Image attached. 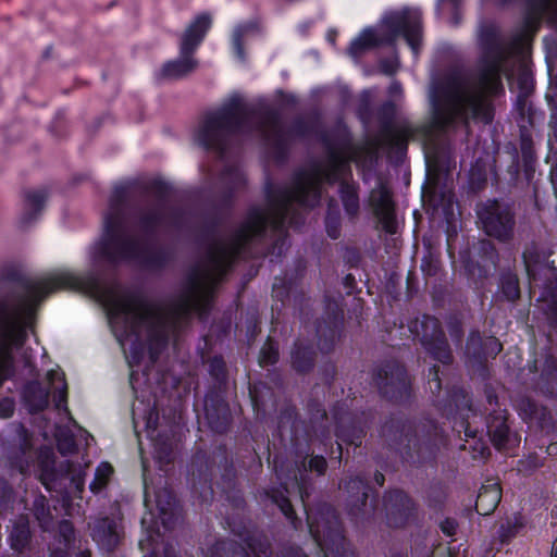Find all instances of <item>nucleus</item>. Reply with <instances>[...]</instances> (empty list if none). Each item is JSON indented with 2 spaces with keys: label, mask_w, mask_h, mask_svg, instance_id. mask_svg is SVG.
Segmentation results:
<instances>
[{
  "label": "nucleus",
  "mask_w": 557,
  "mask_h": 557,
  "mask_svg": "<svg viewBox=\"0 0 557 557\" xmlns=\"http://www.w3.org/2000/svg\"><path fill=\"white\" fill-rule=\"evenodd\" d=\"M244 247L203 246L180 292L164 305L149 304L133 292L116 297L112 302V312L123 324V334L119 338L121 344L124 346L131 342V349L135 354L148 345L150 359L156 361L169 339L187 325L194 311L200 319L207 315L215 285Z\"/></svg>",
  "instance_id": "f257e3e1"
},
{
  "label": "nucleus",
  "mask_w": 557,
  "mask_h": 557,
  "mask_svg": "<svg viewBox=\"0 0 557 557\" xmlns=\"http://www.w3.org/2000/svg\"><path fill=\"white\" fill-rule=\"evenodd\" d=\"M264 195L268 210L259 206L250 207L235 232V240H212L208 244H252L253 239L263 238L269 228L274 232H283L293 202L310 209L320 203L321 182L312 177L309 172L299 170L293 176L290 188L268 182Z\"/></svg>",
  "instance_id": "f03ea898"
},
{
  "label": "nucleus",
  "mask_w": 557,
  "mask_h": 557,
  "mask_svg": "<svg viewBox=\"0 0 557 557\" xmlns=\"http://www.w3.org/2000/svg\"><path fill=\"white\" fill-rule=\"evenodd\" d=\"M462 81L449 75L435 84L431 90V120L420 124L405 121L399 127L379 133L377 144L387 158L401 162L407 154L410 140L421 139L431 143L437 134L445 133L465 115L462 108Z\"/></svg>",
  "instance_id": "7ed1b4c3"
},
{
  "label": "nucleus",
  "mask_w": 557,
  "mask_h": 557,
  "mask_svg": "<svg viewBox=\"0 0 557 557\" xmlns=\"http://www.w3.org/2000/svg\"><path fill=\"white\" fill-rule=\"evenodd\" d=\"M379 438L384 448L410 467L432 463L440 450L443 435L432 420L414 421L392 414L379 428Z\"/></svg>",
  "instance_id": "20e7f679"
},
{
  "label": "nucleus",
  "mask_w": 557,
  "mask_h": 557,
  "mask_svg": "<svg viewBox=\"0 0 557 557\" xmlns=\"http://www.w3.org/2000/svg\"><path fill=\"white\" fill-rule=\"evenodd\" d=\"M259 115L263 126L272 134L282 127L280 110L264 107L262 110L250 109L239 97H233L214 111L203 115L196 133L197 144L206 151L223 156L233 136L239 134L251 116Z\"/></svg>",
  "instance_id": "39448f33"
},
{
  "label": "nucleus",
  "mask_w": 557,
  "mask_h": 557,
  "mask_svg": "<svg viewBox=\"0 0 557 557\" xmlns=\"http://www.w3.org/2000/svg\"><path fill=\"white\" fill-rule=\"evenodd\" d=\"M422 30L421 10L410 7L391 10L383 15L379 34L371 27L364 28L351 40L347 52L350 57L358 58L373 48L393 47L399 38H404L411 50L417 52L422 41Z\"/></svg>",
  "instance_id": "423d86ee"
},
{
  "label": "nucleus",
  "mask_w": 557,
  "mask_h": 557,
  "mask_svg": "<svg viewBox=\"0 0 557 557\" xmlns=\"http://www.w3.org/2000/svg\"><path fill=\"white\" fill-rule=\"evenodd\" d=\"M319 139L326 151L325 165L313 163L308 172L321 182L333 186L352 178L350 158L347 152L352 147V136L344 123H337L331 132L322 131ZM307 172V170H305Z\"/></svg>",
  "instance_id": "0eeeda50"
},
{
  "label": "nucleus",
  "mask_w": 557,
  "mask_h": 557,
  "mask_svg": "<svg viewBox=\"0 0 557 557\" xmlns=\"http://www.w3.org/2000/svg\"><path fill=\"white\" fill-rule=\"evenodd\" d=\"M146 190L153 195L158 202L154 207L140 210L133 222L134 232L139 237V240H129L138 244H159L157 242L161 231L168 225V215L164 207L169 201L172 187L163 180L156 178L149 182Z\"/></svg>",
  "instance_id": "6e6552de"
},
{
  "label": "nucleus",
  "mask_w": 557,
  "mask_h": 557,
  "mask_svg": "<svg viewBox=\"0 0 557 557\" xmlns=\"http://www.w3.org/2000/svg\"><path fill=\"white\" fill-rule=\"evenodd\" d=\"M480 42L483 49L480 73L481 83L492 90L503 89V75L505 74V62L508 54L500 41L499 30L493 25H484L480 30Z\"/></svg>",
  "instance_id": "1a4fd4ad"
},
{
  "label": "nucleus",
  "mask_w": 557,
  "mask_h": 557,
  "mask_svg": "<svg viewBox=\"0 0 557 557\" xmlns=\"http://www.w3.org/2000/svg\"><path fill=\"white\" fill-rule=\"evenodd\" d=\"M475 213L483 232L499 242L512 238L516 227L515 203L509 200L488 198L479 201Z\"/></svg>",
  "instance_id": "9d476101"
},
{
  "label": "nucleus",
  "mask_w": 557,
  "mask_h": 557,
  "mask_svg": "<svg viewBox=\"0 0 557 557\" xmlns=\"http://www.w3.org/2000/svg\"><path fill=\"white\" fill-rule=\"evenodd\" d=\"M310 534L320 546H336V557H357L342 532V524L336 510L327 504L318 507V512H308Z\"/></svg>",
  "instance_id": "9b49d317"
},
{
  "label": "nucleus",
  "mask_w": 557,
  "mask_h": 557,
  "mask_svg": "<svg viewBox=\"0 0 557 557\" xmlns=\"http://www.w3.org/2000/svg\"><path fill=\"white\" fill-rule=\"evenodd\" d=\"M98 255L111 264L127 262L149 271L163 268L172 259L163 246H99Z\"/></svg>",
  "instance_id": "f8f14e48"
},
{
  "label": "nucleus",
  "mask_w": 557,
  "mask_h": 557,
  "mask_svg": "<svg viewBox=\"0 0 557 557\" xmlns=\"http://www.w3.org/2000/svg\"><path fill=\"white\" fill-rule=\"evenodd\" d=\"M129 190L126 185H116L111 191L108 211L103 216V233L94 244H137L128 239L126 209Z\"/></svg>",
  "instance_id": "ddd939ff"
},
{
  "label": "nucleus",
  "mask_w": 557,
  "mask_h": 557,
  "mask_svg": "<svg viewBox=\"0 0 557 557\" xmlns=\"http://www.w3.org/2000/svg\"><path fill=\"white\" fill-rule=\"evenodd\" d=\"M409 331L434 360L446 366L453 363V351L438 319L428 314L416 318L409 323Z\"/></svg>",
  "instance_id": "4468645a"
},
{
  "label": "nucleus",
  "mask_w": 557,
  "mask_h": 557,
  "mask_svg": "<svg viewBox=\"0 0 557 557\" xmlns=\"http://www.w3.org/2000/svg\"><path fill=\"white\" fill-rule=\"evenodd\" d=\"M367 207L371 211L376 228L388 235L398 233V221L396 214V202L388 185L379 182L369 193Z\"/></svg>",
  "instance_id": "2eb2a0df"
},
{
  "label": "nucleus",
  "mask_w": 557,
  "mask_h": 557,
  "mask_svg": "<svg viewBox=\"0 0 557 557\" xmlns=\"http://www.w3.org/2000/svg\"><path fill=\"white\" fill-rule=\"evenodd\" d=\"M375 383L382 396L389 401L403 404L410 397V381L406 369L396 361L386 362L377 370Z\"/></svg>",
  "instance_id": "dca6fc26"
},
{
  "label": "nucleus",
  "mask_w": 557,
  "mask_h": 557,
  "mask_svg": "<svg viewBox=\"0 0 557 557\" xmlns=\"http://www.w3.org/2000/svg\"><path fill=\"white\" fill-rule=\"evenodd\" d=\"M344 487L349 495L347 500L349 516L357 523L370 521L374 517L377 502L375 496L370 499L368 482L359 475L351 476L345 481Z\"/></svg>",
  "instance_id": "f3484780"
},
{
  "label": "nucleus",
  "mask_w": 557,
  "mask_h": 557,
  "mask_svg": "<svg viewBox=\"0 0 557 557\" xmlns=\"http://www.w3.org/2000/svg\"><path fill=\"white\" fill-rule=\"evenodd\" d=\"M386 523L391 528L401 529L414 522L418 508L413 499L401 490L388 491L383 497Z\"/></svg>",
  "instance_id": "a211bd4d"
},
{
  "label": "nucleus",
  "mask_w": 557,
  "mask_h": 557,
  "mask_svg": "<svg viewBox=\"0 0 557 557\" xmlns=\"http://www.w3.org/2000/svg\"><path fill=\"white\" fill-rule=\"evenodd\" d=\"M508 418L506 409H493V412H488L486 417L488 438L499 451L512 449L520 444V435L512 430Z\"/></svg>",
  "instance_id": "6ab92c4d"
},
{
  "label": "nucleus",
  "mask_w": 557,
  "mask_h": 557,
  "mask_svg": "<svg viewBox=\"0 0 557 557\" xmlns=\"http://www.w3.org/2000/svg\"><path fill=\"white\" fill-rule=\"evenodd\" d=\"M249 549L257 557H270L271 546L269 540L262 534H252L245 539V546L234 541H220L210 552L209 557H248Z\"/></svg>",
  "instance_id": "aec40b11"
},
{
  "label": "nucleus",
  "mask_w": 557,
  "mask_h": 557,
  "mask_svg": "<svg viewBox=\"0 0 557 557\" xmlns=\"http://www.w3.org/2000/svg\"><path fill=\"white\" fill-rule=\"evenodd\" d=\"M476 83L479 90L469 96L466 100L467 107L470 110L471 117L474 121L482 122L483 124H491L495 117V107L493 98H498L505 95V87L502 90H492L484 86L480 81V73L476 75Z\"/></svg>",
  "instance_id": "412c9836"
},
{
  "label": "nucleus",
  "mask_w": 557,
  "mask_h": 557,
  "mask_svg": "<svg viewBox=\"0 0 557 557\" xmlns=\"http://www.w3.org/2000/svg\"><path fill=\"white\" fill-rule=\"evenodd\" d=\"M552 0H531L525 4L522 26L523 29L511 39L509 47L513 52L521 50L527 35L535 34L541 25L544 14L549 10Z\"/></svg>",
  "instance_id": "4be33fe9"
},
{
  "label": "nucleus",
  "mask_w": 557,
  "mask_h": 557,
  "mask_svg": "<svg viewBox=\"0 0 557 557\" xmlns=\"http://www.w3.org/2000/svg\"><path fill=\"white\" fill-rule=\"evenodd\" d=\"M327 469L326 459L321 455L307 454L301 458L300 461L296 462V473L295 481L297 483L301 502L304 504L306 513L313 512L317 513V510H308L306 505V498L309 496L308 492V480L309 474H315L318 476L323 475Z\"/></svg>",
  "instance_id": "5701e85b"
},
{
  "label": "nucleus",
  "mask_w": 557,
  "mask_h": 557,
  "mask_svg": "<svg viewBox=\"0 0 557 557\" xmlns=\"http://www.w3.org/2000/svg\"><path fill=\"white\" fill-rule=\"evenodd\" d=\"M92 540L104 550H114L121 541V529L113 517H97L89 523Z\"/></svg>",
  "instance_id": "b1692460"
},
{
  "label": "nucleus",
  "mask_w": 557,
  "mask_h": 557,
  "mask_svg": "<svg viewBox=\"0 0 557 557\" xmlns=\"http://www.w3.org/2000/svg\"><path fill=\"white\" fill-rule=\"evenodd\" d=\"M212 27V17L208 12L195 16L181 38L180 48L184 54H194Z\"/></svg>",
  "instance_id": "393cba45"
},
{
  "label": "nucleus",
  "mask_w": 557,
  "mask_h": 557,
  "mask_svg": "<svg viewBox=\"0 0 557 557\" xmlns=\"http://www.w3.org/2000/svg\"><path fill=\"white\" fill-rule=\"evenodd\" d=\"M532 373L537 372L539 361L535 360L529 366ZM540 374L534 382V387L542 394L557 397V359L550 355H546L544 360L540 361Z\"/></svg>",
  "instance_id": "a878e982"
},
{
  "label": "nucleus",
  "mask_w": 557,
  "mask_h": 557,
  "mask_svg": "<svg viewBox=\"0 0 557 557\" xmlns=\"http://www.w3.org/2000/svg\"><path fill=\"white\" fill-rule=\"evenodd\" d=\"M343 315L335 313L317 325L318 347L323 354L331 352L341 337Z\"/></svg>",
  "instance_id": "bb28decb"
},
{
  "label": "nucleus",
  "mask_w": 557,
  "mask_h": 557,
  "mask_svg": "<svg viewBox=\"0 0 557 557\" xmlns=\"http://www.w3.org/2000/svg\"><path fill=\"white\" fill-rule=\"evenodd\" d=\"M24 209L20 218V227L27 228L36 222L41 214L48 199L46 188L27 189L24 191Z\"/></svg>",
  "instance_id": "cd10ccee"
},
{
  "label": "nucleus",
  "mask_w": 557,
  "mask_h": 557,
  "mask_svg": "<svg viewBox=\"0 0 557 557\" xmlns=\"http://www.w3.org/2000/svg\"><path fill=\"white\" fill-rule=\"evenodd\" d=\"M436 406L447 418L468 416L471 411V399L462 388H454L449 392L447 399L435 400Z\"/></svg>",
  "instance_id": "c85d7f7f"
},
{
  "label": "nucleus",
  "mask_w": 557,
  "mask_h": 557,
  "mask_svg": "<svg viewBox=\"0 0 557 557\" xmlns=\"http://www.w3.org/2000/svg\"><path fill=\"white\" fill-rule=\"evenodd\" d=\"M317 352L309 344L296 341L290 349L289 363L300 375L309 374L315 367Z\"/></svg>",
  "instance_id": "c756f323"
},
{
  "label": "nucleus",
  "mask_w": 557,
  "mask_h": 557,
  "mask_svg": "<svg viewBox=\"0 0 557 557\" xmlns=\"http://www.w3.org/2000/svg\"><path fill=\"white\" fill-rule=\"evenodd\" d=\"M338 197L343 209L349 221L358 219L360 213V185L354 178L349 182H341L338 186Z\"/></svg>",
  "instance_id": "7c9ffc66"
},
{
  "label": "nucleus",
  "mask_w": 557,
  "mask_h": 557,
  "mask_svg": "<svg viewBox=\"0 0 557 557\" xmlns=\"http://www.w3.org/2000/svg\"><path fill=\"white\" fill-rule=\"evenodd\" d=\"M309 429L307 436L310 441L323 440L329 436L327 414L321 403L318 400H310L308 403Z\"/></svg>",
  "instance_id": "2f4dec72"
},
{
  "label": "nucleus",
  "mask_w": 557,
  "mask_h": 557,
  "mask_svg": "<svg viewBox=\"0 0 557 557\" xmlns=\"http://www.w3.org/2000/svg\"><path fill=\"white\" fill-rule=\"evenodd\" d=\"M9 542L11 548L18 555L32 549V532L27 516L21 515L15 519L9 534Z\"/></svg>",
  "instance_id": "473e14b6"
},
{
  "label": "nucleus",
  "mask_w": 557,
  "mask_h": 557,
  "mask_svg": "<svg viewBox=\"0 0 557 557\" xmlns=\"http://www.w3.org/2000/svg\"><path fill=\"white\" fill-rule=\"evenodd\" d=\"M502 499V488L497 482L487 481L480 488L475 502V510L481 516H488L494 512Z\"/></svg>",
  "instance_id": "72a5a7b5"
},
{
  "label": "nucleus",
  "mask_w": 557,
  "mask_h": 557,
  "mask_svg": "<svg viewBox=\"0 0 557 557\" xmlns=\"http://www.w3.org/2000/svg\"><path fill=\"white\" fill-rule=\"evenodd\" d=\"M193 55L184 54L180 49V58L165 62L160 70V76L163 78H181L188 75L198 66V61Z\"/></svg>",
  "instance_id": "f704fd0d"
},
{
  "label": "nucleus",
  "mask_w": 557,
  "mask_h": 557,
  "mask_svg": "<svg viewBox=\"0 0 557 557\" xmlns=\"http://www.w3.org/2000/svg\"><path fill=\"white\" fill-rule=\"evenodd\" d=\"M336 424H337V437L345 442L348 445H354L355 447H360L362 443V438L366 434L363 428L361 425H348L351 422V417L349 414L338 417L335 414Z\"/></svg>",
  "instance_id": "c9c22d12"
},
{
  "label": "nucleus",
  "mask_w": 557,
  "mask_h": 557,
  "mask_svg": "<svg viewBox=\"0 0 557 557\" xmlns=\"http://www.w3.org/2000/svg\"><path fill=\"white\" fill-rule=\"evenodd\" d=\"M23 395L30 412L42 411L49 404V391L38 382L28 383Z\"/></svg>",
  "instance_id": "e433bc0d"
},
{
  "label": "nucleus",
  "mask_w": 557,
  "mask_h": 557,
  "mask_svg": "<svg viewBox=\"0 0 557 557\" xmlns=\"http://www.w3.org/2000/svg\"><path fill=\"white\" fill-rule=\"evenodd\" d=\"M517 409L523 420L536 421L541 424L546 422L548 416L546 408L540 406L534 399L528 396L518 398Z\"/></svg>",
  "instance_id": "4c0bfd02"
},
{
  "label": "nucleus",
  "mask_w": 557,
  "mask_h": 557,
  "mask_svg": "<svg viewBox=\"0 0 557 557\" xmlns=\"http://www.w3.org/2000/svg\"><path fill=\"white\" fill-rule=\"evenodd\" d=\"M206 417L212 431L215 433H225L231 424L230 409L225 404H219L216 407H206Z\"/></svg>",
  "instance_id": "58836bf2"
},
{
  "label": "nucleus",
  "mask_w": 557,
  "mask_h": 557,
  "mask_svg": "<svg viewBox=\"0 0 557 557\" xmlns=\"http://www.w3.org/2000/svg\"><path fill=\"white\" fill-rule=\"evenodd\" d=\"M520 151L524 175L530 180L535 172L536 153L532 136L527 132L520 134Z\"/></svg>",
  "instance_id": "ea45409f"
},
{
  "label": "nucleus",
  "mask_w": 557,
  "mask_h": 557,
  "mask_svg": "<svg viewBox=\"0 0 557 557\" xmlns=\"http://www.w3.org/2000/svg\"><path fill=\"white\" fill-rule=\"evenodd\" d=\"M540 299L544 304L543 310L547 319L557 326V278L549 280L543 288Z\"/></svg>",
  "instance_id": "a19ab883"
},
{
  "label": "nucleus",
  "mask_w": 557,
  "mask_h": 557,
  "mask_svg": "<svg viewBox=\"0 0 557 557\" xmlns=\"http://www.w3.org/2000/svg\"><path fill=\"white\" fill-rule=\"evenodd\" d=\"M324 225L327 236L336 240L341 236L342 231V215L338 205L334 199L327 202Z\"/></svg>",
  "instance_id": "79ce46f5"
},
{
  "label": "nucleus",
  "mask_w": 557,
  "mask_h": 557,
  "mask_svg": "<svg viewBox=\"0 0 557 557\" xmlns=\"http://www.w3.org/2000/svg\"><path fill=\"white\" fill-rule=\"evenodd\" d=\"M380 129L379 133L389 132L394 128L399 127V124L395 123L397 115V106L393 100L384 101L376 111Z\"/></svg>",
  "instance_id": "37998d69"
},
{
  "label": "nucleus",
  "mask_w": 557,
  "mask_h": 557,
  "mask_svg": "<svg viewBox=\"0 0 557 557\" xmlns=\"http://www.w3.org/2000/svg\"><path fill=\"white\" fill-rule=\"evenodd\" d=\"M265 495L281 509L284 516L290 521L295 529L300 525V520L295 513V510L289 499L278 490L265 491Z\"/></svg>",
  "instance_id": "c03bdc74"
},
{
  "label": "nucleus",
  "mask_w": 557,
  "mask_h": 557,
  "mask_svg": "<svg viewBox=\"0 0 557 557\" xmlns=\"http://www.w3.org/2000/svg\"><path fill=\"white\" fill-rule=\"evenodd\" d=\"M487 186L486 171L480 166H472L468 174L467 180V195L478 196Z\"/></svg>",
  "instance_id": "a18cd8bd"
},
{
  "label": "nucleus",
  "mask_w": 557,
  "mask_h": 557,
  "mask_svg": "<svg viewBox=\"0 0 557 557\" xmlns=\"http://www.w3.org/2000/svg\"><path fill=\"white\" fill-rule=\"evenodd\" d=\"M271 139L274 158L277 161H285L289 154L290 136L285 129H276V132L272 134Z\"/></svg>",
  "instance_id": "49530a36"
},
{
  "label": "nucleus",
  "mask_w": 557,
  "mask_h": 557,
  "mask_svg": "<svg viewBox=\"0 0 557 557\" xmlns=\"http://www.w3.org/2000/svg\"><path fill=\"white\" fill-rule=\"evenodd\" d=\"M32 511L41 529L49 530L52 524V515L48 505V500L44 495H38L34 499Z\"/></svg>",
  "instance_id": "de8ad7c7"
},
{
  "label": "nucleus",
  "mask_w": 557,
  "mask_h": 557,
  "mask_svg": "<svg viewBox=\"0 0 557 557\" xmlns=\"http://www.w3.org/2000/svg\"><path fill=\"white\" fill-rule=\"evenodd\" d=\"M49 383L54 389V401L55 407L60 409L63 404L66 403L67 397V385L61 374L58 371L51 370L47 374Z\"/></svg>",
  "instance_id": "09e8293b"
},
{
  "label": "nucleus",
  "mask_w": 557,
  "mask_h": 557,
  "mask_svg": "<svg viewBox=\"0 0 557 557\" xmlns=\"http://www.w3.org/2000/svg\"><path fill=\"white\" fill-rule=\"evenodd\" d=\"M113 474V467L109 462H102L95 472V478L89 485L94 494L100 493L104 490Z\"/></svg>",
  "instance_id": "8fccbe9b"
},
{
  "label": "nucleus",
  "mask_w": 557,
  "mask_h": 557,
  "mask_svg": "<svg viewBox=\"0 0 557 557\" xmlns=\"http://www.w3.org/2000/svg\"><path fill=\"white\" fill-rule=\"evenodd\" d=\"M523 524L518 518H507L502 521L497 531L502 543L509 542L522 529Z\"/></svg>",
  "instance_id": "3c124183"
},
{
  "label": "nucleus",
  "mask_w": 557,
  "mask_h": 557,
  "mask_svg": "<svg viewBox=\"0 0 557 557\" xmlns=\"http://www.w3.org/2000/svg\"><path fill=\"white\" fill-rule=\"evenodd\" d=\"M278 345L269 337L264 345L261 347L259 363L261 367L272 366L278 361Z\"/></svg>",
  "instance_id": "603ef678"
},
{
  "label": "nucleus",
  "mask_w": 557,
  "mask_h": 557,
  "mask_svg": "<svg viewBox=\"0 0 557 557\" xmlns=\"http://www.w3.org/2000/svg\"><path fill=\"white\" fill-rule=\"evenodd\" d=\"M483 344L484 338L481 337L480 333L475 331L471 332L466 345L467 357L482 363Z\"/></svg>",
  "instance_id": "864d4df0"
},
{
  "label": "nucleus",
  "mask_w": 557,
  "mask_h": 557,
  "mask_svg": "<svg viewBox=\"0 0 557 557\" xmlns=\"http://www.w3.org/2000/svg\"><path fill=\"white\" fill-rule=\"evenodd\" d=\"M502 292L509 301H515L520 297L519 281L516 275L507 274L502 277Z\"/></svg>",
  "instance_id": "5fc2aeb1"
},
{
  "label": "nucleus",
  "mask_w": 557,
  "mask_h": 557,
  "mask_svg": "<svg viewBox=\"0 0 557 557\" xmlns=\"http://www.w3.org/2000/svg\"><path fill=\"white\" fill-rule=\"evenodd\" d=\"M57 473L54 469V461L45 459L40 462L39 481L48 490H52V483L55 481Z\"/></svg>",
  "instance_id": "6e6d98bb"
},
{
  "label": "nucleus",
  "mask_w": 557,
  "mask_h": 557,
  "mask_svg": "<svg viewBox=\"0 0 557 557\" xmlns=\"http://www.w3.org/2000/svg\"><path fill=\"white\" fill-rule=\"evenodd\" d=\"M290 137H306L313 133V124L306 119L298 116L294 119L292 125L285 131Z\"/></svg>",
  "instance_id": "4d7b16f0"
},
{
  "label": "nucleus",
  "mask_w": 557,
  "mask_h": 557,
  "mask_svg": "<svg viewBox=\"0 0 557 557\" xmlns=\"http://www.w3.org/2000/svg\"><path fill=\"white\" fill-rule=\"evenodd\" d=\"M222 177L226 181L227 188H234V191L242 188L246 184V178L244 174L232 166H227L222 172Z\"/></svg>",
  "instance_id": "13d9d810"
},
{
  "label": "nucleus",
  "mask_w": 557,
  "mask_h": 557,
  "mask_svg": "<svg viewBox=\"0 0 557 557\" xmlns=\"http://www.w3.org/2000/svg\"><path fill=\"white\" fill-rule=\"evenodd\" d=\"M517 84L519 92L531 94L534 87V81L531 70L524 64L520 67Z\"/></svg>",
  "instance_id": "bf43d9fd"
},
{
  "label": "nucleus",
  "mask_w": 557,
  "mask_h": 557,
  "mask_svg": "<svg viewBox=\"0 0 557 557\" xmlns=\"http://www.w3.org/2000/svg\"><path fill=\"white\" fill-rule=\"evenodd\" d=\"M209 373L219 382L226 380V366L222 357L214 356L208 360Z\"/></svg>",
  "instance_id": "052dcab7"
},
{
  "label": "nucleus",
  "mask_w": 557,
  "mask_h": 557,
  "mask_svg": "<svg viewBox=\"0 0 557 557\" xmlns=\"http://www.w3.org/2000/svg\"><path fill=\"white\" fill-rule=\"evenodd\" d=\"M503 349L502 343L494 336L484 337L482 348V362L488 358H495Z\"/></svg>",
  "instance_id": "680f3d73"
},
{
  "label": "nucleus",
  "mask_w": 557,
  "mask_h": 557,
  "mask_svg": "<svg viewBox=\"0 0 557 557\" xmlns=\"http://www.w3.org/2000/svg\"><path fill=\"white\" fill-rule=\"evenodd\" d=\"M245 29L237 27L233 34L232 46L235 57L244 62L246 60V51L244 46Z\"/></svg>",
  "instance_id": "e2e57ef3"
},
{
  "label": "nucleus",
  "mask_w": 557,
  "mask_h": 557,
  "mask_svg": "<svg viewBox=\"0 0 557 557\" xmlns=\"http://www.w3.org/2000/svg\"><path fill=\"white\" fill-rule=\"evenodd\" d=\"M156 502L161 512L172 511L175 505V497L168 490H161L156 495Z\"/></svg>",
  "instance_id": "0e129e2a"
},
{
  "label": "nucleus",
  "mask_w": 557,
  "mask_h": 557,
  "mask_svg": "<svg viewBox=\"0 0 557 557\" xmlns=\"http://www.w3.org/2000/svg\"><path fill=\"white\" fill-rule=\"evenodd\" d=\"M447 329L453 341L459 345L465 334L461 320L457 315L449 317Z\"/></svg>",
  "instance_id": "69168bd1"
},
{
  "label": "nucleus",
  "mask_w": 557,
  "mask_h": 557,
  "mask_svg": "<svg viewBox=\"0 0 557 557\" xmlns=\"http://www.w3.org/2000/svg\"><path fill=\"white\" fill-rule=\"evenodd\" d=\"M542 466H543V462L539 458V456L535 454H532V455L528 456L525 459L519 460L518 470L520 472L531 473Z\"/></svg>",
  "instance_id": "338daca9"
},
{
  "label": "nucleus",
  "mask_w": 557,
  "mask_h": 557,
  "mask_svg": "<svg viewBox=\"0 0 557 557\" xmlns=\"http://www.w3.org/2000/svg\"><path fill=\"white\" fill-rule=\"evenodd\" d=\"M235 194L236 191H234V188L224 187L219 196V207L227 211L232 210L234 206Z\"/></svg>",
  "instance_id": "774afa93"
}]
</instances>
